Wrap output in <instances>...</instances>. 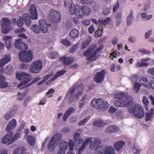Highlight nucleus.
Listing matches in <instances>:
<instances>
[{"mask_svg":"<svg viewBox=\"0 0 154 154\" xmlns=\"http://www.w3.org/2000/svg\"><path fill=\"white\" fill-rule=\"evenodd\" d=\"M97 140V139H92L90 138H87L84 142L83 143L82 145L79 149V152L77 154H82L81 152H83L84 151L89 143H90V149L91 150H93L94 148L96 146L97 143L96 142Z\"/></svg>","mask_w":154,"mask_h":154,"instance_id":"0eeeda50","label":"nucleus"},{"mask_svg":"<svg viewBox=\"0 0 154 154\" xmlns=\"http://www.w3.org/2000/svg\"><path fill=\"white\" fill-rule=\"evenodd\" d=\"M61 42L64 45L67 46H70L71 45V43L67 39H62Z\"/></svg>","mask_w":154,"mask_h":154,"instance_id":"680f3d73","label":"nucleus"},{"mask_svg":"<svg viewBox=\"0 0 154 154\" xmlns=\"http://www.w3.org/2000/svg\"><path fill=\"white\" fill-rule=\"evenodd\" d=\"M19 55L20 60L23 62H30L33 58V55L30 51L20 52Z\"/></svg>","mask_w":154,"mask_h":154,"instance_id":"9b49d317","label":"nucleus"},{"mask_svg":"<svg viewBox=\"0 0 154 154\" xmlns=\"http://www.w3.org/2000/svg\"><path fill=\"white\" fill-rule=\"evenodd\" d=\"M17 23L18 26L20 27L22 26L23 24V20L21 17H18L17 21Z\"/></svg>","mask_w":154,"mask_h":154,"instance_id":"052dcab7","label":"nucleus"},{"mask_svg":"<svg viewBox=\"0 0 154 154\" xmlns=\"http://www.w3.org/2000/svg\"><path fill=\"white\" fill-rule=\"evenodd\" d=\"M141 86V85L139 82H135L134 83L133 87V89L136 93H138L139 92Z\"/></svg>","mask_w":154,"mask_h":154,"instance_id":"8fccbe9b","label":"nucleus"},{"mask_svg":"<svg viewBox=\"0 0 154 154\" xmlns=\"http://www.w3.org/2000/svg\"><path fill=\"white\" fill-rule=\"evenodd\" d=\"M132 149L134 154H139L142 151L140 147L136 145H134L133 146Z\"/></svg>","mask_w":154,"mask_h":154,"instance_id":"a18cd8bd","label":"nucleus"},{"mask_svg":"<svg viewBox=\"0 0 154 154\" xmlns=\"http://www.w3.org/2000/svg\"><path fill=\"white\" fill-rule=\"evenodd\" d=\"M3 40L6 47L7 48L9 49L11 48V37L9 35L5 36L3 38Z\"/></svg>","mask_w":154,"mask_h":154,"instance_id":"c85d7f7f","label":"nucleus"},{"mask_svg":"<svg viewBox=\"0 0 154 154\" xmlns=\"http://www.w3.org/2000/svg\"><path fill=\"white\" fill-rule=\"evenodd\" d=\"M116 116L118 118H121L123 117V112L122 111H119L116 113Z\"/></svg>","mask_w":154,"mask_h":154,"instance_id":"774afa93","label":"nucleus"},{"mask_svg":"<svg viewBox=\"0 0 154 154\" xmlns=\"http://www.w3.org/2000/svg\"><path fill=\"white\" fill-rule=\"evenodd\" d=\"M89 100L88 98V96L86 94L84 95L82 97V99L80 100V102L79 108H80L82 107L84 105L85 102H87Z\"/></svg>","mask_w":154,"mask_h":154,"instance_id":"79ce46f5","label":"nucleus"},{"mask_svg":"<svg viewBox=\"0 0 154 154\" xmlns=\"http://www.w3.org/2000/svg\"><path fill=\"white\" fill-rule=\"evenodd\" d=\"M128 106L129 112L133 113L134 116L136 117L142 118L144 116L145 112L143 109L138 104L134 103L132 102Z\"/></svg>","mask_w":154,"mask_h":154,"instance_id":"7ed1b4c3","label":"nucleus"},{"mask_svg":"<svg viewBox=\"0 0 154 154\" xmlns=\"http://www.w3.org/2000/svg\"><path fill=\"white\" fill-rule=\"evenodd\" d=\"M75 12L76 17L79 18H82L84 17L83 12L79 5H75Z\"/></svg>","mask_w":154,"mask_h":154,"instance_id":"b1692460","label":"nucleus"},{"mask_svg":"<svg viewBox=\"0 0 154 154\" xmlns=\"http://www.w3.org/2000/svg\"><path fill=\"white\" fill-rule=\"evenodd\" d=\"M38 24L41 31L43 33H46L48 31V25L46 21L44 20H40L38 21Z\"/></svg>","mask_w":154,"mask_h":154,"instance_id":"dca6fc26","label":"nucleus"},{"mask_svg":"<svg viewBox=\"0 0 154 154\" xmlns=\"http://www.w3.org/2000/svg\"><path fill=\"white\" fill-rule=\"evenodd\" d=\"M106 125V124L101 119L96 120L93 123L94 126L99 128L104 127Z\"/></svg>","mask_w":154,"mask_h":154,"instance_id":"c9c22d12","label":"nucleus"},{"mask_svg":"<svg viewBox=\"0 0 154 154\" xmlns=\"http://www.w3.org/2000/svg\"><path fill=\"white\" fill-rule=\"evenodd\" d=\"M60 60L63 62L65 65H69L72 63L74 61V58L72 57L64 56L60 58Z\"/></svg>","mask_w":154,"mask_h":154,"instance_id":"a878e982","label":"nucleus"},{"mask_svg":"<svg viewBox=\"0 0 154 154\" xmlns=\"http://www.w3.org/2000/svg\"><path fill=\"white\" fill-rule=\"evenodd\" d=\"M103 48V46L101 45L97 47L96 45H92L84 53L87 60H93L96 58L97 54L101 51Z\"/></svg>","mask_w":154,"mask_h":154,"instance_id":"20e7f679","label":"nucleus"},{"mask_svg":"<svg viewBox=\"0 0 154 154\" xmlns=\"http://www.w3.org/2000/svg\"><path fill=\"white\" fill-rule=\"evenodd\" d=\"M5 71L7 74H13L14 70L13 66L10 65H7L5 68Z\"/></svg>","mask_w":154,"mask_h":154,"instance_id":"a19ab883","label":"nucleus"},{"mask_svg":"<svg viewBox=\"0 0 154 154\" xmlns=\"http://www.w3.org/2000/svg\"><path fill=\"white\" fill-rule=\"evenodd\" d=\"M102 29H100L99 28L98 30L95 32L94 36L96 37H100L102 35Z\"/></svg>","mask_w":154,"mask_h":154,"instance_id":"338daca9","label":"nucleus"},{"mask_svg":"<svg viewBox=\"0 0 154 154\" xmlns=\"http://www.w3.org/2000/svg\"><path fill=\"white\" fill-rule=\"evenodd\" d=\"M21 135V133L18 132L16 133L13 136H12V138L13 142L17 140L18 139L20 138Z\"/></svg>","mask_w":154,"mask_h":154,"instance_id":"5fc2aeb1","label":"nucleus"},{"mask_svg":"<svg viewBox=\"0 0 154 154\" xmlns=\"http://www.w3.org/2000/svg\"><path fill=\"white\" fill-rule=\"evenodd\" d=\"M25 96V94L24 93H18L17 94V99L19 100H22L23 99Z\"/></svg>","mask_w":154,"mask_h":154,"instance_id":"e2e57ef3","label":"nucleus"},{"mask_svg":"<svg viewBox=\"0 0 154 154\" xmlns=\"http://www.w3.org/2000/svg\"><path fill=\"white\" fill-rule=\"evenodd\" d=\"M31 29L33 31L36 33H39L41 32L40 27L36 24H35L32 26Z\"/></svg>","mask_w":154,"mask_h":154,"instance_id":"3c124183","label":"nucleus"},{"mask_svg":"<svg viewBox=\"0 0 154 154\" xmlns=\"http://www.w3.org/2000/svg\"><path fill=\"white\" fill-rule=\"evenodd\" d=\"M142 102L145 108V109H148L149 108V103L146 96H144L143 97Z\"/></svg>","mask_w":154,"mask_h":154,"instance_id":"37998d69","label":"nucleus"},{"mask_svg":"<svg viewBox=\"0 0 154 154\" xmlns=\"http://www.w3.org/2000/svg\"><path fill=\"white\" fill-rule=\"evenodd\" d=\"M26 139V142L31 146H33L35 143V138L34 137L29 135L26 136L25 137Z\"/></svg>","mask_w":154,"mask_h":154,"instance_id":"473e14b6","label":"nucleus"},{"mask_svg":"<svg viewBox=\"0 0 154 154\" xmlns=\"http://www.w3.org/2000/svg\"><path fill=\"white\" fill-rule=\"evenodd\" d=\"M140 82L141 85L148 88L149 87V85L148 79L144 77H141L140 79Z\"/></svg>","mask_w":154,"mask_h":154,"instance_id":"e433bc0d","label":"nucleus"},{"mask_svg":"<svg viewBox=\"0 0 154 154\" xmlns=\"http://www.w3.org/2000/svg\"><path fill=\"white\" fill-rule=\"evenodd\" d=\"M90 119L89 117H87L85 118L82 121H81L78 124L79 126H81L82 125H84L88 121L89 119Z\"/></svg>","mask_w":154,"mask_h":154,"instance_id":"0e129e2a","label":"nucleus"},{"mask_svg":"<svg viewBox=\"0 0 154 154\" xmlns=\"http://www.w3.org/2000/svg\"><path fill=\"white\" fill-rule=\"evenodd\" d=\"M62 135L60 133H57L54 135L50 140L48 145V149L50 150L54 149V146L57 145L59 141L62 137Z\"/></svg>","mask_w":154,"mask_h":154,"instance_id":"1a4fd4ad","label":"nucleus"},{"mask_svg":"<svg viewBox=\"0 0 154 154\" xmlns=\"http://www.w3.org/2000/svg\"><path fill=\"white\" fill-rule=\"evenodd\" d=\"M134 13L133 11L131 10L130 12V14L128 15L127 19V23L128 26H130L132 24L134 20V17L133 16Z\"/></svg>","mask_w":154,"mask_h":154,"instance_id":"72a5a7b5","label":"nucleus"},{"mask_svg":"<svg viewBox=\"0 0 154 154\" xmlns=\"http://www.w3.org/2000/svg\"><path fill=\"white\" fill-rule=\"evenodd\" d=\"M119 2L118 1H116L113 4V11L114 12H115L117 9L119 7Z\"/></svg>","mask_w":154,"mask_h":154,"instance_id":"4d7b16f0","label":"nucleus"},{"mask_svg":"<svg viewBox=\"0 0 154 154\" xmlns=\"http://www.w3.org/2000/svg\"><path fill=\"white\" fill-rule=\"evenodd\" d=\"M6 79L4 76L0 75V88H4L8 86V83L6 82Z\"/></svg>","mask_w":154,"mask_h":154,"instance_id":"2f4dec72","label":"nucleus"},{"mask_svg":"<svg viewBox=\"0 0 154 154\" xmlns=\"http://www.w3.org/2000/svg\"><path fill=\"white\" fill-rule=\"evenodd\" d=\"M105 74L106 72L104 70H102L100 72H97L94 78V81L97 83L101 82L104 79Z\"/></svg>","mask_w":154,"mask_h":154,"instance_id":"6ab92c4d","label":"nucleus"},{"mask_svg":"<svg viewBox=\"0 0 154 154\" xmlns=\"http://www.w3.org/2000/svg\"><path fill=\"white\" fill-rule=\"evenodd\" d=\"M23 19L26 25L28 26H30L31 24V20L30 15L27 14H24Z\"/></svg>","mask_w":154,"mask_h":154,"instance_id":"f704fd0d","label":"nucleus"},{"mask_svg":"<svg viewBox=\"0 0 154 154\" xmlns=\"http://www.w3.org/2000/svg\"><path fill=\"white\" fill-rule=\"evenodd\" d=\"M74 142L72 140H70L68 143L66 141L62 142L60 145V150L65 151L69 147V150L72 151L73 150Z\"/></svg>","mask_w":154,"mask_h":154,"instance_id":"ddd939ff","label":"nucleus"},{"mask_svg":"<svg viewBox=\"0 0 154 154\" xmlns=\"http://www.w3.org/2000/svg\"><path fill=\"white\" fill-rule=\"evenodd\" d=\"M88 138H90L92 139H97L98 140L96 142L97 143L96 146L94 148V149L95 147H97L94 150V154H102L104 152H105V148L102 146H98V143H100V141L99 140V139L97 138H92L91 137H88Z\"/></svg>","mask_w":154,"mask_h":154,"instance_id":"f3484780","label":"nucleus"},{"mask_svg":"<svg viewBox=\"0 0 154 154\" xmlns=\"http://www.w3.org/2000/svg\"><path fill=\"white\" fill-rule=\"evenodd\" d=\"M75 111V109L72 107L70 108L66 111V113L64 115L63 117V119L64 121H65L67 120L69 116L73 112Z\"/></svg>","mask_w":154,"mask_h":154,"instance_id":"58836bf2","label":"nucleus"},{"mask_svg":"<svg viewBox=\"0 0 154 154\" xmlns=\"http://www.w3.org/2000/svg\"><path fill=\"white\" fill-rule=\"evenodd\" d=\"M152 14H149L147 15L146 13H143L141 15V17L143 19H145L146 20H149L152 17Z\"/></svg>","mask_w":154,"mask_h":154,"instance_id":"864d4df0","label":"nucleus"},{"mask_svg":"<svg viewBox=\"0 0 154 154\" xmlns=\"http://www.w3.org/2000/svg\"><path fill=\"white\" fill-rule=\"evenodd\" d=\"M123 13L120 12L118 14V15L116 17V23L117 26H119L122 23V16Z\"/></svg>","mask_w":154,"mask_h":154,"instance_id":"c03bdc74","label":"nucleus"},{"mask_svg":"<svg viewBox=\"0 0 154 154\" xmlns=\"http://www.w3.org/2000/svg\"><path fill=\"white\" fill-rule=\"evenodd\" d=\"M150 60L149 58L143 59L141 60L140 62H138L136 64L137 67H141L144 66H147L149 63V61Z\"/></svg>","mask_w":154,"mask_h":154,"instance_id":"bb28decb","label":"nucleus"},{"mask_svg":"<svg viewBox=\"0 0 154 154\" xmlns=\"http://www.w3.org/2000/svg\"><path fill=\"white\" fill-rule=\"evenodd\" d=\"M114 98L119 99L114 102L115 106L118 107H126L133 102V98L125 92H120L114 95Z\"/></svg>","mask_w":154,"mask_h":154,"instance_id":"f257e3e1","label":"nucleus"},{"mask_svg":"<svg viewBox=\"0 0 154 154\" xmlns=\"http://www.w3.org/2000/svg\"><path fill=\"white\" fill-rule=\"evenodd\" d=\"M53 75V73H51L50 74H49L48 75H47L46 76L43 80H42L40 82H39L38 85H41L42 84L43 82H46L47 81L48 79H49L51 77V76H52Z\"/></svg>","mask_w":154,"mask_h":154,"instance_id":"6e6d98bb","label":"nucleus"},{"mask_svg":"<svg viewBox=\"0 0 154 154\" xmlns=\"http://www.w3.org/2000/svg\"><path fill=\"white\" fill-rule=\"evenodd\" d=\"M17 121L14 119L11 120L7 124L6 130L8 132H10L15 129L17 125Z\"/></svg>","mask_w":154,"mask_h":154,"instance_id":"a211bd4d","label":"nucleus"},{"mask_svg":"<svg viewBox=\"0 0 154 154\" xmlns=\"http://www.w3.org/2000/svg\"><path fill=\"white\" fill-rule=\"evenodd\" d=\"M79 35V31L74 29L71 30L70 33V36L73 38L78 37Z\"/></svg>","mask_w":154,"mask_h":154,"instance_id":"49530a36","label":"nucleus"},{"mask_svg":"<svg viewBox=\"0 0 154 154\" xmlns=\"http://www.w3.org/2000/svg\"><path fill=\"white\" fill-rule=\"evenodd\" d=\"M16 75L18 79L22 81L18 85V87L22 88L25 87L29 86L30 85V84H28L25 85L30 81L31 76L30 75L26 72H19L16 73Z\"/></svg>","mask_w":154,"mask_h":154,"instance_id":"39448f33","label":"nucleus"},{"mask_svg":"<svg viewBox=\"0 0 154 154\" xmlns=\"http://www.w3.org/2000/svg\"><path fill=\"white\" fill-rule=\"evenodd\" d=\"M82 11L83 12V14L86 15H89L91 14V9L87 6H84L82 8Z\"/></svg>","mask_w":154,"mask_h":154,"instance_id":"de8ad7c7","label":"nucleus"},{"mask_svg":"<svg viewBox=\"0 0 154 154\" xmlns=\"http://www.w3.org/2000/svg\"><path fill=\"white\" fill-rule=\"evenodd\" d=\"M91 39V37L89 36L87 39L82 44V49H84L86 48L90 43Z\"/></svg>","mask_w":154,"mask_h":154,"instance_id":"09e8293b","label":"nucleus"},{"mask_svg":"<svg viewBox=\"0 0 154 154\" xmlns=\"http://www.w3.org/2000/svg\"><path fill=\"white\" fill-rule=\"evenodd\" d=\"M29 11L32 19L33 20H37L38 18L37 12L35 5L32 4L31 5Z\"/></svg>","mask_w":154,"mask_h":154,"instance_id":"5701e85b","label":"nucleus"},{"mask_svg":"<svg viewBox=\"0 0 154 154\" xmlns=\"http://www.w3.org/2000/svg\"><path fill=\"white\" fill-rule=\"evenodd\" d=\"M49 15L50 19L55 22L58 23L61 19L60 13L59 12L52 9L50 11Z\"/></svg>","mask_w":154,"mask_h":154,"instance_id":"f8f14e48","label":"nucleus"},{"mask_svg":"<svg viewBox=\"0 0 154 154\" xmlns=\"http://www.w3.org/2000/svg\"><path fill=\"white\" fill-rule=\"evenodd\" d=\"M42 69V61L40 60H37L33 62L30 67V72L34 74L39 73Z\"/></svg>","mask_w":154,"mask_h":154,"instance_id":"9d476101","label":"nucleus"},{"mask_svg":"<svg viewBox=\"0 0 154 154\" xmlns=\"http://www.w3.org/2000/svg\"><path fill=\"white\" fill-rule=\"evenodd\" d=\"M89 6L91 8L92 10L97 11L99 10V5L98 3L93 1H91Z\"/></svg>","mask_w":154,"mask_h":154,"instance_id":"ea45409f","label":"nucleus"},{"mask_svg":"<svg viewBox=\"0 0 154 154\" xmlns=\"http://www.w3.org/2000/svg\"><path fill=\"white\" fill-rule=\"evenodd\" d=\"M125 142L122 140H120L116 142L114 144L113 146L117 151H119L125 145Z\"/></svg>","mask_w":154,"mask_h":154,"instance_id":"7c9ffc66","label":"nucleus"},{"mask_svg":"<svg viewBox=\"0 0 154 154\" xmlns=\"http://www.w3.org/2000/svg\"><path fill=\"white\" fill-rule=\"evenodd\" d=\"M129 79L131 82L132 83L133 82L134 83L135 82H137V81L139 80V76L137 74H134L130 76L129 77Z\"/></svg>","mask_w":154,"mask_h":154,"instance_id":"603ef678","label":"nucleus"},{"mask_svg":"<svg viewBox=\"0 0 154 154\" xmlns=\"http://www.w3.org/2000/svg\"><path fill=\"white\" fill-rule=\"evenodd\" d=\"M0 23L2 28V32L4 33H6L12 29L11 26V20L8 18L4 17L1 18Z\"/></svg>","mask_w":154,"mask_h":154,"instance_id":"6e6552de","label":"nucleus"},{"mask_svg":"<svg viewBox=\"0 0 154 154\" xmlns=\"http://www.w3.org/2000/svg\"><path fill=\"white\" fill-rule=\"evenodd\" d=\"M119 129V127L115 125H109L106 127L104 130V132L109 134L118 131Z\"/></svg>","mask_w":154,"mask_h":154,"instance_id":"aec40b11","label":"nucleus"},{"mask_svg":"<svg viewBox=\"0 0 154 154\" xmlns=\"http://www.w3.org/2000/svg\"><path fill=\"white\" fill-rule=\"evenodd\" d=\"M13 136V132L6 134L3 137L2 140V143L7 144L8 145H10L13 143L14 142L12 138Z\"/></svg>","mask_w":154,"mask_h":154,"instance_id":"4468645a","label":"nucleus"},{"mask_svg":"<svg viewBox=\"0 0 154 154\" xmlns=\"http://www.w3.org/2000/svg\"><path fill=\"white\" fill-rule=\"evenodd\" d=\"M111 19L109 17H108L102 20L101 22V23L105 26L106 24H109L111 22Z\"/></svg>","mask_w":154,"mask_h":154,"instance_id":"bf43d9fd","label":"nucleus"},{"mask_svg":"<svg viewBox=\"0 0 154 154\" xmlns=\"http://www.w3.org/2000/svg\"><path fill=\"white\" fill-rule=\"evenodd\" d=\"M11 111H10L6 113L4 116V117L5 120H8L13 116Z\"/></svg>","mask_w":154,"mask_h":154,"instance_id":"13d9d810","label":"nucleus"},{"mask_svg":"<svg viewBox=\"0 0 154 154\" xmlns=\"http://www.w3.org/2000/svg\"><path fill=\"white\" fill-rule=\"evenodd\" d=\"M91 104L92 107L103 111L106 110L109 106L106 101L101 99H93L91 102Z\"/></svg>","mask_w":154,"mask_h":154,"instance_id":"423d86ee","label":"nucleus"},{"mask_svg":"<svg viewBox=\"0 0 154 154\" xmlns=\"http://www.w3.org/2000/svg\"><path fill=\"white\" fill-rule=\"evenodd\" d=\"M111 9V8H105L103 11V14L105 15H108L110 12Z\"/></svg>","mask_w":154,"mask_h":154,"instance_id":"69168bd1","label":"nucleus"},{"mask_svg":"<svg viewBox=\"0 0 154 154\" xmlns=\"http://www.w3.org/2000/svg\"><path fill=\"white\" fill-rule=\"evenodd\" d=\"M11 57L9 54L5 55L3 58L0 60V68L3 67L11 60Z\"/></svg>","mask_w":154,"mask_h":154,"instance_id":"393cba45","label":"nucleus"},{"mask_svg":"<svg viewBox=\"0 0 154 154\" xmlns=\"http://www.w3.org/2000/svg\"><path fill=\"white\" fill-rule=\"evenodd\" d=\"M66 72L65 70H63L59 71L56 73L54 76L53 78H51L49 80L47 81L46 82L47 84H50L51 81H54L57 79V78L59 77L60 76L63 75Z\"/></svg>","mask_w":154,"mask_h":154,"instance_id":"cd10ccee","label":"nucleus"},{"mask_svg":"<svg viewBox=\"0 0 154 154\" xmlns=\"http://www.w3.org/2000/svg\"><path fill=\"white\" fill-rule=\"evenodd\" d=\"M104 154H116V151L112 147L107 146L105 148Z\"/></svg>","mask_w":154,"mask_h":154,"instance_id":"4c0bfd02","label":"nucleus"},{"mask_svg":"<svg viewBox=\"0 0 154 154\" xmlns=\"http://www.w3.org/2000/svg\"><path fill=\"white\" fill-rule=\"evenodd\" d=\"M83 88L84 85L82 84L79 85L76 84L73 86L68 90L66 97L69 98L71 101H76L82 94Z\"/></svg>","mask_w":154,"mask_h":154,"instance_id":"f03ea898","label":"nucleus"},{"mask_svg":"<svg viewBox=\"0 0 154 154\" xmlns=\"http://www.w3.org/2000/svg\"><path fill=\"white\" fill-rule=\"evenodd\" d=\"M145 119L146 121H150L153 119L154 116V109L152 108L148 109H146Z\"/></svg>","mask_w":154,"mask_h":154,"instance_id":"4be33fe9","label":"nucleus"},{"mask_svg":"<svg viewBox=\"0 0 154 154\" xmlns=\"http://www.w3.org/2000/svg\"><path fill=\"white\" fill-rule=\"evenodd\" d=\"M64 5L66 6L68 5L69 12L71 14L73 15L75 13V6L72 2V0H69L67 2H64Z\"/></svg>","mask_w":154,"mask_h":154,"instance_id":"412c9836","label":"nucleus"},{"mask_svg":"<svg viewBox=\"0 0 154 154\" xmlns=\"http://www.w3.org/2000/svg\"><path fill=\"white\" fill-rule=\"evenodd\" d=\"M22 39L19 38L15 42V46L16 48L20 50H27L28 46L24 42H22Z\"/></svg>","mask_w":154,"mask_h":154,"instance_id":"2eb2a0df","label":"nucleus"},{"mask_svg":"<svg viewBox=\"0 0 154 154\" xmlns=\"http://www.w3.org/2000/svg\"><path fill=\"white\" fill-rule=\"evenodd\" d=\"M79 134L75 133L74 135L73 139L75 143H77L78 145H79L83 142V140L82 138H81Z\"/></svg>","mask_w":154,"mask_h":154,"instance_id":"c756f323","label":"nucleus"}]
</instances>
